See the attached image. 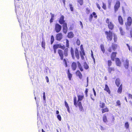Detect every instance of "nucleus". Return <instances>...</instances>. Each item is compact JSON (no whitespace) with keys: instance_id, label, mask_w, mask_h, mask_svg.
<instances>
[{"instance_id":"obj_1","label":"nucleus","mask_w":132,"mask_h":132,"mask_svg":"<svg viewBox=\"0 0 132 132\" xmlns=\"http://www.w3.org/2000/svg\"><path fill=\"white\" fill-rule=\"evenodd\" d=\"M105 34L106 35V38L108 40L111 41L112 38V37H114L113 39L115 42H116L117 40V36L114 34H113L112 32L110 31L108 32L105 31Z\"/></svg>"},{"instance_id":"obj_2","label":"nucleus","mask_w":132,"mask_h":132,"mask_svg":"<svg viewBox=\"0 0 132 132\" xmlns=\"http://www.w3.org/2000/svg\"><path fill=\"white\" fill-rule=\"evenodd\" d=\"M106 23L108 24V27L110 29L112 30L113 29L114 25L111 21H110L108 18L106 19Z\"/></svg>"},{"instance_id":"obj_3","label":"nucleus","mask_w":132,"mask_h":132,"mask_svg":"<svg viewBox=\"0 0 132 132\" xmlns=\"http://www.w3.org/2000/svg\"><path fill=\"white\" fill-rule=\"evenodd\" d=\"M62 28L61 26L59 24H55V30L56 32H59L60 31Z\"/></svg>"},{"instance_id":"obj_4","label":"nucleus","mask_w":132,"mask_h":132,"mask_svg":"<svg viewBox=\"0 0 132 132\" xmlns=\"http://www.w3.org/2000/svg\"><path fill=\"white\" fill-rule=\"evenodd\" d=\"M132 22L131 19L130 17H128L127 19V22L125 24L127 28H128V27H129L131 25Z\"/></svg>"},{"instance_id":"obj_5","label":"nucleus","mask_w":132,"mask_h":132,"mask_svg":"<svg viewBox=\"0 0 132 132\" xmlns=\"http://www.w3.org/2000/svg\"><path fill=\"white\" fill-rule=\"evenodd\" d=\"M55 47V49H57L58 48H60L63 49L65 48V47L64 46H62L61 44H57L54 45L53 47Z\"/></svg>"},{"instance_id":"obj_6","label":"nucleus","mask_w":132,"mask_h":132,"mask_svg":"<svg viewBox=\"0 0 132 132\" xmlns=\"http://www.w3.org/2000/svg\"><path fill=\"white\" fill-rule=\"evenodd\" d=\"M62 35L61 33L57 34L56 36V39L58 40H61L62 38Z\"/></svg>"},{"instance_id":"obj_7","label":"nucleus","mask_w":132,"mask_h":132,"mask_svg":"<svg viewBox=\"0 0 132 132\" xmlns=\"http://www.w3.org/2000/svg\"><path fill=\"white\" fill-rule=\"evenodd\" d=\"M120 6V3L118 1L117 2L114 6V11L116 12L118 10Z\"/></svg>"},{"instance_id":"obj_8","label":"nucleus","mask_w":132,"mask_h":132,"mask_svg":"<svg viewBox=\"0 0 132 132\" xmlns=\"http://www.w3.org/2000/svg\"><path fill=\"white\" fill-rule=\"evenodd\" d=\"M75 55L78 60L79 59V56L78 51L77 48H76L75 51Z\"/></svg>"},{"instance_id":"obj_9","label":"nucleus","mask_w":132,"mask_h":132,"mask_svg":"<svg viewBox=\"0 0 132 132\" xmlns=\"http://www.w3.org/2000/svg\"><path fill=\"white\" fill-rule=\"evenodd\" d=\"M123 64L125 68L127 69L129 66V61L126 59V61H123Z\"/></svg>"},{"instance_id":"obj_10","label":"nucleus","mask_w":132,"mask_h":132,"mask_svg":"<svg viewBox=\"0 0 132 132\" xmlns=\"http://www.w3.org/2000/svg\"><path fill=\"white\" fill-rule=\"evenodd\" d=\"M58 53L60 56L61 60H63V51L61 50H59L58 51Z\"/></svg>"},{"instance_id":"obj_11","label":"nucleus","mask_w":132,"mask_h":132,"mask_svg":"<svg viewBox=\"0 0 132 132\" xmlns=\"http://www.w3.org/2000/svg\"><path fill=\"white\" fill-rule=\"evenodd\" d=\"M64 17L63 15H62L60 17L59 22L61 24H62L64 23Z\"/></svg>"},{"instance_id":"obj_12","label":"nucleus","mask_w":132,"mask_h":132,"mask_svg":"<svg viewBox=\"0 0 132 132\" xmlns=\"http://www.w3.org/2000/svg\"><path fill=\"white\" fill-rule=\"evenodd\" d=\"M71 67L73 70H75L76 69L77 67L76 63L75 62H73L72 64Z\"/></svg>"},{"instance_id":"obj_13","label":"nucleus","mask_w":132,"mask_h":132,"mask_svg":"<svg viewBox=\"0 0 132 132\" xmlns=\"http://www.w3.org/2000/svg\"><path fill=\"white\" fill-rule=\"evenodd\" d=\"M116 63L117 66H120L121 65V63L119 59L118 58L116 59Z\"/></svg>"},{"instance_id":"obj_14","label":"nucleus","mask_w":132,"mask_h":132,"mask_svg":"<svg viewBox=\"0 0 132 132\" xmlns=\"http://www.w3.org/2000/svg\"><path fill=\"white\" fill-rule=\"evenodd\" d=\"M118 20L119 23L121 25L123 24V19L121 16H118Z\"/></svg>"},{"instance_id":"obj_15","label":"nucleus","mask_w":132,"mask_h":132,"mask_svg":"<svg viewBox=\"0 0 132 132\" xmlns=\"http://www.w3.org/2000/svg\"><path fill=\"white\" fill-rule=\"evenodd\" d=\"M104 90L107 91L109 94H110V91L109 89V88L108 86L107 85H105V88L104 89Z\"/></svg>"},{"instance_id":"obj_16","label":"nucleus","mask_w":132,"mask_h":132,"mask_svg":"<svg viewBox=\"0 0 132 132\" xmlns=\"http://www.w3.org/2000/svg\"><path fill=\"white\" fill-rule=\"evenodd\" d=\"M121 83L120 79L118 78L116 80L115 83L117 86L118 87Z\"/></svg>"},{"instance_id":"obj_17","label":"nucleus","mask_w":132,"mask_h":132,"mask_svg":"<svg viewBox=\"0 0 132 132\" xmlns=\"http://www.w3.org/2000/svg\"><path fill=\"white\" fill-rule=\"evenodd\" d=\"M76 75L79 76V77L80 79L82 78V75L81 73L79 70H78L76 72Z\"/></svg>"},{"instance_id":"obj_18","label":"nucleus","mask_w":132,"mask_h":132,"mask_svg":"<svg viewBox=\"0 0 132 132\" xmlns=\"http://www.w3.org/2000/svg\"><path fill=\"white\" fill-rule=\"evenodd\" d=\"M77 64L78 65V67L79 68L80 70L81 71H83V69L80 63L78 61L77 62Z\"/></svg>"},{"instance_id":"obj_19","label":"nucleus","mask_w":132,"mask_h":132,"mask_svg":"<svg viewBox=\"0 0 132 132\" xmlns=\"http://www.w3.org/2000/svg\"><path fill=\"white\" fill-rule=\"evenodd\" d=\"M117 53L116 52H113L111 55V58L112 60L114 61L115 57L116 56V55Z\"/></svg>"},{"instance_id":"obj_20","label":"nucleus","mask_w":132,"mask_h":132,"mask_svg":"<svg viewBox=\"0 0 132 132\" xmlns=\"http://www.w3.org/2000/svg\"><path fill=\"white\" fill-rule=\"evenodd\" d=\"M73 34L72 32H71L68 34V37L69 38H71L73 37Z\"/></svg>"},{"instance_id":"obj_21","label":"nucleus","mask_w":132,"mask_h":132,"mask_svg":"<svg viewBox=\"0 0 132 132\" xmlns=\"http://www.w3.org/2000/svg\"><path fill=\"white\" fill-rule=\"evenodd\" d=\"M68 75L69 79L70 80H71V78L72 77V75L69 72V70L68 69Z\"/></svg>"},{"instance_id":"obj_22","label":"nucleus","mask_w":132,"mask_h":132,"mask_svg":"<svg viewBox=\"0 0 132 132\" xmlns=\"http://www.w3.org/2000/svg\"><path fill=\"white\" fill-rule=\"evenodd\" d=\"M78 101H81L84 98V96L80 95H78Z\"/></svg>"},{"instance_id":"obj_23","label":"nucleus","mask_w":132,"mask_h":132,"mask_svg":"<svg viewBox=\"0 0 132 132\" xmlns=\"http://www.w3.org/2000/svg\"><path fill=\"white\" fill-rule=\"evenodd\" d=\"M70 52L73 59H74L75 57L74 54V51L73 48H71Z\"/></svg>"},{"instance_id":"obj_24","label":"nucleus","mask_w":132,"mask_h":132,"mask_svg":"<svg viewBox=\"0 0 132 132\" xmlns=\"http://www.w3.org/2000/svg\"><path fill=\"white\" fill-rule=\"evenodd\" d=\"M103 121L105 123H106L107 122V120L106 118V116L105 115H104L103 116Z\"/></svg>"},{"instance_id":"obj_25","label":"nucleus","mask_w":132,"mask_h":132,"mask_svg":"<svg viewBox=\"0 0 132 132\" xmlns=\"http://www.w3.org/2000/svg\"><path fill=\"white\" fill-rule=\"evenodd\" d=\"M77 100V98L75 96L74 97V105L76 107H77V103L76 102Z\"/></svg>"},{"instance_id":"obj_26","label":"nucleus","mask_w":132,"mask_h":132,"mask_svg":"<svg viewBox=\"0 0 132 132\" xmlns=\"http://www.w3.org/2000/svg\"><path fill=\"white\" fill-rule=\"evenodd\" d=\"M122 90V85L121 84L118 90V92L119 93H121Z\"/></svg>"},{"instance_id":"obj_27","label":"nucleus","mask_w":132,"mask_h":132,"mask_svg":"<svg viewBox=\"0 0 132 132\" xmlns=\"http://www.w3.org/2000/svg\"><path fill=\"white\" fill-rule=\"evenodd\" d=\"M117 44H112V48L113 49V50L115 51L116 49L117 48Z\"/></svg>"},{"instance_id":"obj_28","label":"nucleus","mask_w":132,"mask_h":132,"mask_svg":"<svg viewBox=\"0 0 132 132\" xmlns=\"http://www.w3.org/2000/svg\"><path fill=\"white\" fill-rule=\"evenodd\" d=\"M84 68L86 69H87L89 68V67L86 62L84 63Z\"/></svg>"},{"instance_id":"obj_29","label":"nucleus","mask_w":132,"mask_h":132,"mask_svg":"<svg viewBox=\"0 0 132 132\" xmlns=\"http://www.w3.org/2000/svg\"><path fill=\"white\" fill-rule=\"evenodd\" d=\"M100 106L101 108H104L105 106L104 103L103 102L101 103V102H100Z\"/></svg>"},{"instance_id":"obj_30","label":"nucleus","mask_w":132,"mask_h":132,"mask_svg":"<svg viewBox=\"0 0 132 132\" xmlns=\"http://www.w3.org/2000/svg\"><path fill=\"white\" fill-rule=\"evenodd\" d=\"M119 30L121 35H123L125 34V32L123 31L122 28L121 27H120L119 28Z\"/></svg>"},{"instance_id":"obj_31","label":"nucleus","mask_w":132,"mask_h":132,"mask_svg":"<svg viewBox=\"0 0 132 132\" xmlns=\"http://www.w3.org/2000/svg\"><path fill=\"white\" fill-rule=\"evenodd\" d=\"M101 48L102 51L103 53H104L105 52V49L104 48V46L103 45L101 44Z\"/></svg>"},{"instance_id":"obj_32","label":"nucleus","mask_w":132,"mask_h":132,"mask_svg":"<svg viewBox=\"0 0 132 132\" xmlns=\"http://www.w3.org/2000/svg\"><path fill=\"white\" fill-rule=\"evenodd\" d=\"M54 41V38L53 36L52 35L51 38V43L52 44Z\"/></svg>"},{"instance_id":"obj_33","label":"nucleus","mask_w":132,"mask_h":132,"mask_svg":"<svg viewBox=\"0 0 132 132\" xmlns=\"http://www.w3.org/2000/svg\"><path fill=\"white\" fill-rule=\"evenodd\" d=\"M102 113H104L106 112H108V108H106L102 109Z\"/></svg>"},{"instance_id":"obj_34","label":"nucleus","mask_w":132,"mask_h":132,"mask_svg":"<svg viewBox=\"0 0 132 132\" xmlns=\"http://www.w3.org/2000/svg\"><path fill=\"white\" fill-rule=\"evenodd\" d=\"M77 2L79 3L81 5L83 4V0H77Z\"/></svg>"},{"instance_id":"obj_35","label":"nucleus","mask_w":132,"mask_h":132,"mask_svg":"<svg viewBox=\"0 0 132 132\" xmlns=\"http://www.w3.org/2000/svg\"><path fill=\"white\" fill-rule=\"evenodd\" d=\"M127 45L128 47L129 50L132 52V47H131L128 44H127Z\"/></svg>"},{"instance_id":"obj_36","label":"nucleus","mask_w":132,"mask_h":132,"mask_svg":"<svg viewBox=\"0 0 132 132\" xmlns=\"http://www.w3.org/2000/svg\"><path fill=\"white\" fill-rule=\"evenodd\" d=\"M45 43L44 40L42 41V47L43 48H45Z\"/></svg>"},{"instance_id":"obj_37","label":"nucleus","mask_w":132,"mask_h":132,"mask_svg":"<svg viewBox=\"0 0 132 132\" xmlns=\"http://www.w3.org/2000/svg\"><path fill=\"white\" fill-rule=\"evenodd\" d=\"M67 31V28H63V31L66 34Z\"/></svg>"},{"instance_id":"obj_38","label":"nucleus","mask_w":132,"mask_h":132,"mask_svg":"<svg viewBox=\"0 0 132 132\" xmlns=\"http://www.w3.org/2000/svg\"><path fill=\"white\" fill-rule=\"evenodd\" d=\"M113 68H112L109 67L108 69V71L110 73L111 72L112 70H113Z\"/></svg>"},{"instance_id":"obj_39","label":"nucleus","mask_w":132,"mask_h":132,"mask_svg":"<svg viewBox=\"0 0 132 132\" xmlns=\"http://www.w3.org/2000/svg\"><path fill=\"white\" fill-rule=\"evenodd\" d=\"M66 41V46L67 47H69V41L67 39Z\"/></svg>"},{"instance_id":"obj_40","label":"nucleus","mask_w":132,"mask_h":132,"mask_svg":"<svg viewBox=\"0 0 132 132\" xmlns=\"http://www.w3.org/2000/svg\"><path fill=\"white\" fill-rule=\"evenodd\" d=\"M57 118L60 121H61V116L60 115H58L57 116Z\"/></svg>"},{"instance_id":"obj_41","label":"nucleus","mask_w":132,"mask_h":132,"mask_svg":"<svg viewBox=\"0 0 132 132\" xmlns=\"http://www.w3.org/2000/svg\"><path fill=\"white\" fill-rule=\"evenodd\" d=\"M112 62L111 60H109L108 61V65L109 66V67L111 65Z\"/></svg>"},{"instance_id":"obj_42","label":"nucleus","mask_w":132,"mask_h":132,"mask_svg":"<svg viewBox=\"0 0 132 132\" xmlns=\"http://www.w3.org/2000/svg\"><path fill=\"white\" fill-rule=\"evenodd\" d=\"M63 24V28H67V23H64Z\"/></svg>"},{"instance_id":"obj_43","label":"nucleus","mask_w":132,"mask_h":132,"mask_svg":"<svg viewBox=\"0 0 132 132\" xmlns=\"http://www.w3.org/2000/svg\"><path fill=\"white\" fill-rule=\"evenodd\" d=\"M69 7H70V9L71 11H73V8L72 7V5L71 4H70L69 5Z\"/></svg>"},{"instance_id":"obj_44","label":"nucleus","mask_w":132,"mask_h":132,"mask_svg":"<svg viewBox=\"0 0 132 132\" xmlns=\"http://www.w3.org/2000/svg\"><path fill=\"white\" fill-rule=\"evenodd\" d=\"M76 43L77 45H79L80 44V42L79 40L78 39L76 41Z\"/></svg>"},{"instance_id":"obj_45","label":"nucleus","mask_w":132,"mask_h":132,"mask_svg":"<svg viewBox=\"0 0 132 132\" xmlns=\"http://www.w3.org/2000/svg\"><path fill=\"white\" fill-rule=\"evenodd\" d=\"M64 103H65V106L66 108L69 107L68 105L67 102H66V101H65Z\"/></svg>"},{"instance_id":"obj_46","label":"nucleus","mask_w":132,"mask_h":132,"mask_svg":"<svg viewBox=\"0 0 132 132\" xmlns=\"http://www.w3.org/2000/svg\"><path fill=\"white\" fill-rule=\"evenodd\" d=\"M125 127L127 128H128L129 127V124L128 123L126 122L125 124Z\"/></svg>"},{"instance_id":"obj_47","label":"nucleus","mask_w":132,"mask_h":132,"mask_svg":"<svg viewBox=\"0 0 132 132\" xmlns=\"http://www.w3.org/2000/svg\"><path fill=\"white\" fill-rule=\"evenodd\" d=\"M91 52H92V54H91V56H92V57L94 61H95V58L94 57V56H93V52L92 51H91Z\"/></svg>"},{"instance_id":"obj_48","label":"nucleus","mask_w":132,"mask_h":132,"mask_svg":"<svg viewBox=\"0 0 132 132\" xmlns=\"http://www.w3.org/2000/svg\"><path fill=\"white\" fill-rule=\"evenodd\" d=\"M79 107L80 111H82L83 110V109L82 105L79 106Z\"/></svg>"},{"instance_id":"obj_49","label":"nucleus","mask_w":132,"mask_h":132,"mask_svg":"<svg viewBox=\"0 0 132 132\" xmlns=\"http://www.w3.org/2000/svg\"><path fill=\"white\" fill-rule=\"evenodd\" d=\"M103 5L102 6V8L104 10L106 9V7L105 5L104 4V3L103 2Z\"/></svg>"},{"instance_id":"obj_50","label":"nucleus","mask_w":132,"mask_h":132,"mask_svg":"<svg viewBox=\"0 0 132 132\" xmlns=\"http://www.w3.org/2000/svg\"><path fill=\"white\" fill-rule=\"evenodd\" d=\"M79 101H78L77 102L78 103V106L82 105L81 102H79Z\"/></svg>"},{"instance_id":"obj_51","label":"nucleus","mask_w":132,"mask_h":132,"mask_svg":"<svg viewBox=\"0 0 132 132\" xmlns=\"http://www.w3.org/2000/svg\"><path fill=\"white\" fill-rule=\"evenodd\" d=\"M117 104L118 105H120V101H119V100H118L117 102Z\"/></svg>"},{"instance_id":"obj_52","label":"nucleus","mask_w":132,"mask_h":132,"mask_svg":"<svg viewBox=\"0 0 132 132\" xmlns=\"http://www.w3.org/2000/svg\"><path fill=\"white\" fill-rule=\"evenodd\" d=\"M128 97L129 98H131L132 99V95L130 94H129L128 95Z\"/></svg>"},{"instance_id":"obj_53","label":"nucleus","mask_w":132,"mask_h":132,"mask_svg":"<svg viewBox=\"0 0 132 132\" xmlns=\"http://www.w3.org/2000/svg\"><path fill=\"white\" fill-rule=\"evenodd\" d=\"M93 15H92V14H91L90 16H89V20L90 21L91 20L92 18H93Z\"/></svg>"},{"instance_id":"obj_54","label":"nucleus","mask_w":132,"mask_h":132,"mask_svg":"<svg viewBox=\"0 0 132 132\" xmlns=\"http://www.w3.org/2000/svg\"><path fill=\"white\" fill-rule=\"evenodd\" d=\"M93 90L94 93V95L95 96H96V92L95 91V90H94V88L93 89Z\"/></svg>"},{"instance_id":"obj_55","label":"nucleus","mask_w":132,"mask_h":132,"mask_svg":"<svg viewBox=\"0 0 132 132\" xmlns=\"http://www.w3.org/2000/svg\"><path fill=\"white\" fill-rule=\"evenodd\" d=\"M96 5H97V7L98 8V9L99 10H100L101 8V7H100V5H99L97 3Z\"/></svg>"},{"instance_id":"obj_56","label":"nucleus","mask_w":132,"mask_h":132,"mask_svg":"<svg viewBox=\"0 0 132 132\" xmlns=\"http://www.w3.org/2000/svg\"><path fill=\"white\" fill-rule=\"evenodd\" d=\"M46 79V80L47 82H49V79L48 78L47 76H46L45 77Z\"/></svg>"},{"instance_id":"obj_57","label":"nucleus","mask_w":132,"mask_h":132,"mask_svg":"<svg viewBox=\"0 0 132 132\" xmlns=\"http://www.w3.org/2000/svg\"><path fill=\"white\" fill-rule=\"evenodd\" d=\"M80 25L81 26L82 28L83 27V26L82 24V23L81 21H80Z\"/></svg>"},{"instance_id":"obj_58","label":"nucleus","mask_w":132,"mask_h":132,"mask_svg":"<svg viewBox=\"0 0 132 132\" xmlns=\"http://www.w3.org/2000/svg\"><path fill=\"white\" fill-rule=\"evenodd\" d=\"M53 49L54 50V53H56V50L57 49L56 48L55 49V47H53Z\"/></svg>"},{"instance_id":"obj_59","label":"nucleus","mask_w":132,"mask_h":132,"mask_svg":"<svg viewBox=\"0 0 132 132\" xmlns=\"http://www.w3.org/2000/svg\"><path fill=\"white\" fill-rule=\"evenodd\" d=\"M93 16H94V17H97L96 16H94L96 15V13L95 12H93Z\"/></svg>"},{"instance_id":"obj_60","label":"nucleus","mask_w":132,"mask_h":132,"mask_svg":"<svg viewBox=\"0 0 132 132\" xmlns=\"http://www.w3.org/2000/svg\"><path fill=\"white\" fill-rule=\"evenodd\" d=\"M64 55L65 56H67L68 55L67 52H64Z\"/></svg>"},{"instance_id":"obj_61","label":"nucleus","mask_w":132,"mask_h":132,"mask_svg":"<svg viewBox=\"0 0 132 132\" xmlns=\"http://www.w3.org/2000/svg\"><path fill=\"white\" fill-rule=\"evenodd\" d=\"M68 51V48H66L65 49L64 51V52H67Z\"/></svg>"},{"instance_id":"obj_62","label":"nucleus","mask_w":132,"mask_h":132,"mask_svg":"<svg viewBox=\"0 0 132 132\" xmlns=\"http://www.w3.org/2000/svg\"><path fill=\"white\" fill-rule=\"evenodd\" d=\"M68 51V48H66L65 49L64 51V52H67Z\"/></svg>"},{"instance_id":"obj_63","label":"nucleus","mask_w":132,"mask_h":132,"mask_svg":"<svg viewBox=\"0 0 132 132\" xmlns=\"http://www.w3.org/2000/svg\"><path fill=\"white\" fill-rule=\"evenodd\" d=\"M67 108V110L68 112L69 113H70V110H69V107H68V108Z\"/></svg>"},{"instance_id":"obj_64","label":"nucleus","mask_w":132,"mask_h":132,"mask_svg":"<svg viewBox=\"0 0 132 132\" xmlns=\"http://www.w3.org/2000/svg\"><path fill=\"white\" fill-rule=\"evenodd\" d=\"M51 17L54 18V14H53L52 13H51Z\"/></svg>"}]
</instances>
